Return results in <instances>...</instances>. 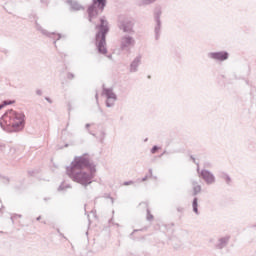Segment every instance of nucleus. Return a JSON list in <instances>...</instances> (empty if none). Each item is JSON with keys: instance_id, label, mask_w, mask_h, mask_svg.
I'll return each instance as SVG.
<instances>
[{"instance_id": "f03ea898", "label": "nucleus", "mask_w": 256, "mask_h": 256, "mask_svg": "<svg viewBox=\"0 0 256 256\" xmlns=\"http://www.w3.org/2000/svg\"><path fill=\"white\" fill-rule=\"evenodd\" d=\"M2 124L6 127H12L14 131H19L23 129V123H25V115L17 113L14 110H9L2 117Z\"/></svg>"}, {"instance_id": "f257e3e1", "label": "nucleus", "mask_w": 256, "mask_h": 256, "mask_svg": "<svg viewBox=\"0 0 256 256\" xmlns=\"http://www.w3.org/2000/svg\"><path fill=\"white\" fill-rule=\"evenodd\" d=\"M93 173H95V168L91 167L89 161L86 159L80 158L73 163V167L68 174L70 177H73L78 183L82 185H87L91 183L93 178Z\"/></svg>"}, {"instance_id": "4468645a", "label": "nucleus", "mask_w": 256, "mask_h": 256, "mask_svg": "<svg viewBox=\"0 0 256 256\" xmlns=\"http://www.w3.org/2000/svg\"><path fill=\"white\" fill-rule=\"evenodd\" d=\"M124 31H131V24H128V26H124Z\"/></svg>"}, {"instance_id": "ddd939ff", "label": "nucleus", "mask_w": 256, "mask_h": 256, "mask_svg": "<svg viewBox=\"0 0 256 256\" xmlns=\"http://www.w3.org/2000/svg\"><path fill=\"white\" fill-rule=\"evenodd\" d=\"M157 151H159V147L154 146V147L152 148V150H151V153L155 154V153H157Z\"/></svg>"}, {"instance_id": "6e6552de", "label": "nucleus", "mask_w": 256, "mask_h": 256, "mask_svg": "<svg viewBox=\"0 0 256 256\" xmlns=\"http://www.w3.org/2000/svg\"><path fill=\"white\" fill-rule=\"evenodd\" d=\"M193 193L194 195H197L198 193H201V185H199L197 182H193Z\"/></svg>"}, {"instance_id": "0eeeda50", "label": "nucleus", "mask_w": 256, "mask_h": 256, "mask_svg": "<svg viewBox=\"0 0 256 256\" xmlns=\"http://www.w3.org/2000/svg\"><path fill=\"white\" fill-rule=\"evenodd\" d=\"M123 45L124 47H131V45H135V40L133 38H124Z\"/></svg>"}, {"instance_id": "7ed1b4c3", "label": "nucleus", "mask_w": 256, "mask_h": 256, "mask_svg": "<svg viewBox=\"0 0 256 256\" xmlns=\"http://www.w3.org/2000/svg\"><path fill=\"white\" fill-rule=\"evenodd\" d=\"M100 23V26H97L96 45L99 53L105 55L107 53V48H105V34L109 31V28L107 27V21L104 19H101Z\"/></svg>"}, {"instance_id": "423d86ee", "label": "nucleus", "mask_w": 256, "mask_h": 256, "mask_svg": "<svg viewBox=\"0 0 256 256\" xmlns=\"http://www.w3.org/2000/svg\"><path fill=\"white\" fill-rule=\"evenodd\" d=\"M107 107H111V104L117 99L115 94L109 90H106Z\"/></svg>"}, {"instance_id": "39448f33", "label": "nucleus", "mask_w": 256, "mask_h": 256, "mask_svg": "<svg viewBox=\"0 0 256 256\" xmlns=\"http://www.w3.org/2000/svg\"><path fill=\"white\" fill-rule=\"evenodd\" d=\"M211 59H216L217 61H225L228 59L229 54L227 52H216L210 54Z\"/></svg>"}, {"instance_id": "1a4fd4ad", "label": "nucleus", "mask_w": 256, "mask_h": 256, "mask_svg": "<svg viewBox=\"0 0 256 256\" xmlns=\"http://www.w3.org/2000/svg\"><path fill=\"white\" fill-rule=\"evenodd\" d=\"M198 203H197V198H195L193 200V211L196 212V213H199V210H198Z\"/></svg>"}, {"instance_id": "f3484780", "label": "nucleus", "mask_w": 256, "mask_h": 256, "mask_svg": "<svg viewBox=\"0 0 256 256\" xmlns=\"http://www.w3.org/2000/svg\"><path fill=\"white\" fill-rule=\"evenodd\" d=\"M143 181H147V178H144Z\"/></svg>"}, {"instance_id": "2eb2a0df", "label": "nucleus", "mask_w": 256, "mask_h": 256, "mask_svg": "<svg viewBox=\"0 0 256 256\" xmlns=\"http://www.w3.org/2000/svg\"><path fill=\"white\" fill-rule=\"evenodd\" d=\"M224 180L226 181V183H229L231 181V178H229V176H224Z\"/></svg>"}, {"instance_id": "dca6fc26", "label": "nucleus", "mask_w": 256, "mask_h": 256, "mask_svg": "<svg viewBox=\"0 0 256 256\" xmlns=\"http://www.w3.org/2000/svg\"><path fill=\"white\" fill-rule=\"evenodd\" d=\"M124 185H133V182H125Z\"/></svg>"}, {"instance_id": "f8f14e48", "label": "nucleus", "mask_w": 256, "mask_h": 256, "mask_svg": "<svg viewBox=\"0 0 256 256\" xmlns=\"http://www.w3.org/2000/svg\"><path fill=\"white\" fill-rule=\"evenodd\" d=\"M88 13H89V15H90V21H91V19H92V17H93V13H95V8H93V7L89 8V9H88Z\"/></svg>"}, {"instance_id": "9b49d317", "label": "nucleus", "mask_w": 256, "mask_h": 256, "mask_svg": "<svg viewBox=\"0 0 256 256\" xmlns=\"http://www.w3.org/2000/svg\"><path fill=\"white\" fill-rule=\"evenodd\" d=\"M97 2L100 5V9H104L105 8L106 0H97Z\"/></svg>"}, {"instance_id": "9d476101", "label": "nucleus", "mask_w": 256, "mask_h": 256, "mask_svg": "<svg viewBox=\"0 0 256 256\" xmlns=\"http://www.w3.org/2000/svg\"><path fill=\"white\" fill-rule=\"evenodd\" d=\"M15 101H4L3 104L0 105V109H3L5 105H13Z\"/></svg>"}, {"instance_id": "20e7f679", "label": "nucleus", "mask_w": 256, "mask_h": 256, "mask_svg": "<svg viewBox=\"0 0 256 256\" xmlns=\"http://www.w3.org/2000/svg\"><path fill=\"white\" fill-rule=\"evenodd\" d=\"M200 175L202 179H204V181L208 183V185H211V183H215V176H213L211 172L207 170H202Z\"/></svg>"}]
</instances>
